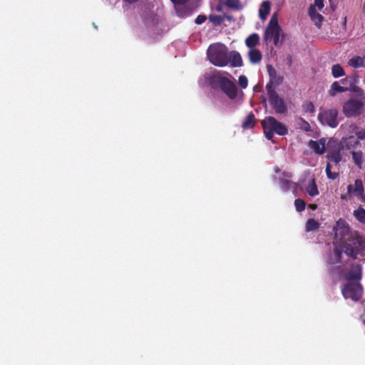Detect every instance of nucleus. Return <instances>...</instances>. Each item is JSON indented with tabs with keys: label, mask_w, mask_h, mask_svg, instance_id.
Instances as JSON below:
<instances>
[{
	"label": "nucleus",
	"mask_w": 365,
	"mask_h": 365,
	"mask_svg": "<svg viewBox=\"0 0 365 365\" xmlns=\"http://www.w3.org/2000/svg\"><path fill=\"white\" fill-rule=\"evenodd\" d=\"M209 61L217 67H225L230 64L232 67L242 65V57L237 51H229L227 47L221 43H215L209 46L207 50Z\"/></svg>",
	"instance_id": "nucleus-1"
},
{
	"label": "nucleus",
	"mask_w": 365,
	"mask_h": 365,
	"mask_svg": "<svg viewBox=\"0 0 365 365\" xmlns=\"http://www.w3.org/2000/svg\"><path fill=\"white\" fill-rule=\"evenodd\" d=\"M232 76L222 71L213 70L205 73L199 80L201 85H210L212 88H220L230 98L237 97V87L233 82Z\"/></svg>",
	"instance_id": "nucleus-2"
},
{
	"label": "nucleus",
	"mask_w": 365,
	"mask_h": 365,
	"mask_svg": "<svg viewBox=\"0 0 365 365\" xmlns=\"http://www.w3.org/2000/svg\"><path fill=\"white\" fill-rule=\"evenodd\" d=\"M335 233L334 248L332 253L327 257V264H338L341 262V257L343 254L342 245L351 237L355 232H351L349 224L346 220L339 219L334 227Z\"/></svg>",
	"instance_id": "nucleus-3"
},
{
	"label": "nucleus",
	"mask_w": 365,
	"mask_h": 365,
	"mask_svg": "<svg viewBox=\"0 0 365 365\" xmlns=\"http://www.w3.org/2000/svg\"><path fill=\"white\" fill-rule=\"evenodd\" d=\"M343 252L355 259L359 255H362L365 250V239L357 232L351 235L343 245Z\"/></svg>",
	"instance_id": "nucleus-4"
},
{
	"label": "nucleus",
	"mask_w": 365,
	"mask_h": 365,
	"mask_svg": "<svg viewBox=\"0 0 365 365\" xmlns=\"http://www.w3.org/2000/svg\"><path fill=\"white\" fill-rule=\"evenodd\" d=\"M265 137L271 140L274 134L285 135L288 133V128L272 116H267L261 122Z\"/></svg>",
	"instance_id": "nucleus-5"
},
{
	"label": "nucleus",
	"mask_w": 365,
	"mask_h": 365,
	"mask_svg": "<svg viewBox=\"0 0 365 365\" xmlns=\"http://www.w3.org/2000/svg\"><path fill=\"white\" fill-rule=\"evenodd\" d=\"M282 29L278 23V15L274 13L269 20V22L264 31V41L269 43L273 42L275 46H278Z\"/></svg>",
	"instance_id": "nucleus-6"
},
{
	"label": "nucleus",
	"mask_w": 365,
	"mask_h": 365,
	"mask_svg": "<svg viewBox=\"0 0 365 365\" xmlns=\"http://www.w3.org/2000/svg\"><path fill=\"white\" fill-rule=\"evenodd\" d=\"M341 262L338 264H328L330 267V271L334 272L336 271L339 273V278H344L349 282H358L361 278L362 268L359 264H354L351 266L350 271L344 274L341 269Z\"/></svg>",
	"instance_id": "nucleus-7"
},
{
	"label": "nucleus",
	"mask_w": 365,
	"mask_h": 365,
	"mask_svg": "<svg viewBox=\"0 0 365 365\" xmlns=\"http://www.w3.org/2000/svg\"><path fill=\"white\" fill-rule=\"evenodd\" d=\"M365 105V96L361 99L351 98L343 106V113L346 117L359 115L364 110Z\"/></svg>",
	"instance_id": "nucleus-8"
},
{
	"label": "nucleus",
	"mask_w": 365,
	"mask_h": 365,
	"mask_svg": "<svg viewBox=\"0 0 365 365\" xmlns=\"http://www.w3.org/2000/svg\"><path fill=\"white\" fill-rule=\"evenodd\" d=\"M341 293L345 299L356 302L361 297L363 287L359 282H349L341 288Z\"/></svg>",
	"instance_id": "nucleus-9"
},
{
	"label": "nucleus",
	"mask_w": 365,
	"mask_h": 365,
	"mask_svg": "<svg viewBox=\"0 0 365 365\" xmlns=\"http://www.w3.org/2000/svg\"><path fill=\"white\" fill-rule=\"evenodd\" d=\"M337 116V110L335 108H331L329 110H320L318 115V119L322 124L327 125L334 128H336L339 124Z\"/></svg>",
	"instance_id": "nucleus-10"
},
{
	"label": "nucleus",
	"mask_w": 365,
	"mask_h": 365,
	"mask_svg": "<svg viewBox=\"0 0 365 365\" xmlns=\"http://www.w3.org/2000/svg\"><path fill=\"white\" fill-rule=\"evenodd\" d=\"M270 105L277 113L282 114L287 110V106L284 100L279 96L276 91L270 90L268 92Z\"/></svg>",
	"instance_id": "nucleus-11"
},
{
	"label": "nucleus",
	"mask_w": 365,
	"mask_h": 365,
	"mask_svg": "<svg viewBox=\"0 0 365 365\" xmlns=\"http://www.w3.org/2000/svg\"><path fill=\"white\" fill-rule=\"evenodd\" d=\"M347 192L350 196H355L361 202H365V192L361 180H356L354 185H349L347 186Z\"/></svg>",
	"instance_id": "nucleus-12"
},
{
	"label": "nucleus",
	"mask_w": 365,
	"mask_h": 365,
	"mask_svg": "<svg viewBox=\"0 0 365 365\" xmlns=\"http://www.w3.org/2000/svg\"><path fill=\"white\" fill-rule=\"evenodd\" d=\"M348 78H345L339 81H334L330 86L329 94L330 96H334L337 93H343L349 90L344 86L347 84Z\"/></svg>",
	"instance_id": "nucleus-13"
},
{
	"label": "nucleus",
	"mask_w": 365,
	"mask_h": 365,
	"mask_svg": "<svg viewBox=\"0 0 365 365\" xmlns=\"http://www.w3.org/2000/svg\"><path fill=\"white\" fill-rule=\"evenodd\" d=\"M327 140L324 138L319 140H310L309 145L317 154H323L326 149Z\"/></svg>",
	"instance_id": "nucleus-14"
},
{
	"label": "nucleus",
	"mask_w": 365,
	"mask_h": 365,
	"mask_svg": "<svg viewBox=\"0 0 365 365\" xmlns=\"http://www.w3.org/2000/svg\"><path fill=\"white\" fill-rule=\"evenodd\" d=\"M359 144V141L354 136H349L343 138L340 142L341 148H346L349 150L356 148Z\"/></svg>",
	"instance_id": "nucleus-15"
},
{
	"label": "nucleus",
	"mask_w": 365,
	"mask_h": 365,
	"mask_svg": "<svg viewBox=\"0 0 365 365\" xmlns=\"http://www.w3.org/2000/svg\"><path fill=\"white\" fill-rule=\"evenodd\" d=\"M283 178L279 179V187L283 191H287L290 189L292 185V174L289 172L282 173Z\"/></svg>",
	"instance_id": "nucleus-16"
},
{
	"label": "nucleus",
	"mask_w": 365,
	"mask_h": 365,
	"mask_svg": "<svg viewBox=\"0 0 365 365\" xmlns=\"http://www.w3.org/2000/svg\"><path fill=\"white\" fill-rule=\"evenodd\" d=\"M247 56L250 62L252 64H257L260 63L262 58V55L260 51L257 48L249 49Z\"/></svg>",
	"instance_id": "nucleus-17"
},
{
	"label": "nucleus",
	"mask_w": 365,
	"mask_h": 365,
	"mask_svg": "<svg viewBox=\"0 0 365 365\" xmlns=\"http://www.w3.org/2000/svg\"><path fill=\"white\" fill-rule=\"evenodd\" d=\"M305 190L311 197H315L319 195V192L314 178H312L309 183L305 186Z\"/></svg>",
	"instance_id": "nucleus-18"
},
{
	"label": "nucleus",
	"mask_w": 365,
	"mask_h": 365,
	"mask_svg": "<svg viewBox=\"0 0 365 365\" xmlns=\"http://www.w3.org/2000/svg\"><path fill=\"white\" fill-rule=\"evenodd\" d=\"M259 43V36L257 34H252L245 39V44L249 48H256V46H257Z\"/></svg>",
	"instance_id": "nucleus-19"
},
{
	"label": "nucleus",
	"mask_w": 365,
	"mask_h": 365,
	"mask_svg": "<svg viewBox=\"0 0 365 365\" xmlns=\"http://www.w3.org/2000/svg\"><path fill=\"white\" fill-rule=\"evenodd\" d=\"M270 11V3L268 1H264L262 3L259 9V15L262 20H265L267 15Z\"/></svg>",
	"instance_id": "nucleus-20"
},
{
	"label": "nucleus",
	"mask_w": 365,
	"mask_h": 365,
	"mask_svg": "<svg viewBox=\"0 0 365 365\" xmlns=\"http://www.w3.org/2000/svg\"><path fill=\"white\" fill-rule=\"evenodd\" d=\"M224 4L229 9L240 11L244 7L243 4L240 0H225Z\"/></svg>",
	"instance_id": "nucleus-21"
},
{
	"label": "nucleus",
	"mask_w": 365,
	"mask_h": 365,
	"mask_svg": "<svg viewBox=\"0 0 365 365\" xmlns=\"http://www.w3.org/2000/svg\"><path fill=\"white\" fill-rule=\"evenodd\" d=\"M349 65L354 68L365 66V57L354 56L349 61Z\"/></svg>",
	"instance_id": "nucleus-22"
},
{
	"label": "nucleus",
	"mask_w": 365,
	"mask_h": 365,
	"mask_svg": "<svg viewBox=\"0 0 365 365\" xmlns=\"http://www.w3.org/2000/svg\"><path fill=\"white\" fill-rule=\"evenodd\" d=\"M255 125V118L252 113L248 114L245 120L242 123V128L244 129L252 128Z\"/></svg>",
	"instance_id": "nucleus-23"
},
{
	"label": "nucleus",
	"mask_w": 365,
	"mask_h": 365,
	"mask_svg": "<svg viewBox=\"0 0 365 365\" xmlns=\"http://www.w3.org/2000/svg\"><path fill=\"white\" fill-rule=\"evenodd\" d=\"M327 157L330 162L335 164H338L342 160V156L339 150L329 153Z\"/></svg>",
	"instance_id": "nucleus-24"
},
{
	"label": "nucleus",
	"mask_w": 365,
	"mask_h": 365,
	"mask_svg": "<svg viewBox=\"0 0 365 365\" xmlns=\"http://www.w3.org/2000/svg\"><path fill=\"white\" fill-rule=\"evenodd\" d=\"M353 215L359 222L365 224V209L361 206L354 210Z\"/></svg>",
	"instance_id": "nucleus-25"
},
{
	"label": "nucleus",
	"mask_w": 365,
	"mask_h": 365,
	"mask_svg": "<svg viewBox=\"0 0 365 365\" xmlns=\"http://www.w3.org/2000/svg\"><path fill=\"white\" fill-rule=\"evenodd\" d=\"M331 75L337 78L345 76V71L339 64H334L331 67Z\"/></svg>",
	"instance_id": "nucleus-26"
},
{
	"label": "nucleus",
	"mask_w": 365,
	"mask_h": 365,
	"mask_svg": "<svg viewBox=\"0 0 365 365\" xmlns=\"http://www.w3.org/2000/svg\"><path fill=\"white\" fill-rule=\"evenodd\" d=\"M309 15H310L312 19L315 21V24L318 27H319L321 26L322 21L323 19L322 16L319 14L315 13L314 6H311L309 8Z\"/></svg>",
	"instance_id": "nucleus-27"
},
{
	"label": "nucleus",
	"mask_w": 365,
	"mask_h": 365,
	"mask_svg": "<svg viewBox=\"0 0 365 365\" xmlns=\"http://www.w3.org/2000/svg\"><path fill=\"white\" fill-rule=\"evenodd\" d=\"M353 160L355 164L359 168L361 167L363 163V154L361 151H354L351 153Z\"/></svg>",
	"instance_id": "nucleus-28"
},
{
	"label": "nucleus",
	"mask_w": 365,
	"mask_h": 365,
	"mask_svg": "<svg viewBox=\"0 0 365 365\" xmlns=\"http://www.w3.org/2000/svg\"><path fill=\"white\" fill-rule=\"evenodd\" d=\"M319 227V223L314 219H309L306 223V230L307 232L314 231Z\"/></svg>",
	"instance_id": "nucleus-29"
},
{
	"label": "nucleus",
	"mask_w": 365,
	"mask_h": 365,
	"mask_svg": "<svg viewBox=\"0 0 365 365\" xmlns=\"http://www.w3.org/2000/svg\"><path fill=\"white\" fill-rule=\"evenodd\" d=\"M188 0H171V1L175 4L176 11L179 16L184 17L185 15L181 13L180 9L182 6Z\"/></svg>",
	"instance_id": "nucleus-30"
},
{
	"label": "nucleus",
	"mask_w": 365,
	"mask_h": 365,
	"mask_svg": "<svg viewBox=\"0 0 365 365\" xmlns=\"http://www.w3.org/2000/svg\"><path fill=\"white\" fill-rule=\"evenodd\" d=\"M210 21L215 26L220 25L224 21V16L221 15H210Z\"/></svg>",
	"instance_id": "nucleus-31"
},
{
	"label": "nucleus",
	"mask_w": 365,
	"mask_h": 365,
	"mask_svg": "<svg viewBox=\"0 0 365 365\" xmlns=\"http://www.w3.org/2000/svg\"><path fill=\"white\" fill-rule=\"evenodd\" d=\"M331 166L330 163H328L326 166V174L329 179L335 180L338 177V173L336 172H332L331 170Z\"/></svg>",
	"instance_id": "nucleus-32"
},
{
	"label": "nucleus",
	"mask_w": 365,
	"mask_h": 365,
	"mask_svg": "<svg viewBox=\"0 0 365 365\" xmlns=\"http://www.w3.org/2000/svg\"><path fill=\"white\" fill-rule=\"evenodd\" d=\"M294 206L298 212H302L305 209V202L302 199H296L294 201Z\"/></svg>",
	"instance_id": "nucleus-33"
},
{
	"label": "nucleus",
	"mask_w": 365,
	"mask_h": 365,
	"mask_svg": "<svg viewBox=\"0 0 365 365\" xmlns=\"http://www.w3.org/2000/svg\"><path fill=\"white\" fill-rule=\"evenodd\" d=\"M238 83L242 88H243V89L246 88L248 85L247 78L244 75L240 76Z\"/></svg>",
	"instance_id": "nucleus-34"
},
{
	"label": "nucleus",
	"mask_w": 365,
	"mask_h": 365,
	"mask_svg": "<svg viewBox=\"0 0 365 365\" xmlns=\"http://www.w3.org/2000/svg\"><path fill=\"white\" fill-rule=\"evenodd\" d=\"M267 69H268V72H269V76L271 78L272 82L279 83V81H277L276 80L275 71L274 69H272L271 66H267Z\"/></svg>",
	"instance_id": "nucleus-35"
},
{
	"label": "nucleus",
	"mask_w": 365,
	"mask_h": 365,
	"mask_svg": "<svg viewBox=\"0 0 365 365\" xmlns=\"http://www.w3.org/2000/svg\"><path fill=\"white\" fill-rule=\"evenodd\" d=\"M267 69H268V72H269V76L271 78L272 82L279 83V81H277L276 80L275 71L274 69H272L271 66H267Z\"/></svg>",
	"instance_id": "nucleus-36"
},
{
	"label": "nucleus",
	"mask_w": 365,
	"mask_h": 365,
	"mask_svg": "<svg viewBox=\"0 0 365 365\" xmlns=\"http://www.w3.org/2000/svg\"><path fill=\"white\" fill-rule=\"evenodd\" d=\"M304 108L306 112H309V113H314V106L311 102L307 103L306 104H304Z\"/></svg>",
	"instance_id": "nucleus-37"
},
{
	"label": "nucleus",
	"mask_w": 365,
	"mask_h": 365,
	"mask_svg": "<svg viewBox=\"0 0 365 365\" xmlns=\"http://www.w3.org/2000/svg\"><path fill=\"white\" fill-rule=\"evenodd\" d=\"M206 20V16H203V15H199L196 19H195V23L197 24H202V23H204Z\"/></svg>",
	"instance_id": "nucleus-38"
},
{
	"label": "nucleus",
	"mask_w": 365,
	"mask_h": 365,
	"mask_svg": "<svg viewBox=\"0 0 365 365\" xmlns=\"http://www.w3.org/2000/svg\"><path fill=\"white\" fill-rule=\"evenodd\" d=\"M356 135L359 139L364 140L365 139V130H359L356 132Z\"/></svg>",
	"instance_id": "nucleus-39"
},
{
	"label": "nucleus",
	"mask_w": 365,
	"mask_h": 365,
	"mask_svg": "<svg viewBox=\"0 0 365 365\" xmlns=\"http://www.w3.org/2000/svg\"><path fill=\"white\" fill-rule=\"evenodd\" d=\"M324 0H314V6L318 7L319 9H322L324 7Z\"/></svg>",
	"instance_id": "nucleus-40"
},
{
	"label": "nucleus",
	"mask_w": 365,
	"mask_h": 365,
	"mask_svg": "<svg viewBox=\"0 0 365 365\" xmlns=\"http://www.w3.org/2000/svg\"><path fill=\"white\" fill-rule=\"evenodd\" d=\"M309 207L312 209V210H314L317 209V205L316 204H311L309 205Z\"/></svg>",
	"instance_id": "nucleus-41"
},
{
	"label": "nucleus",
	"mask_w": 365,
	"mask_h": 365,
	"mask_svg": "<svg viewBox=\"0 0 365 365\" xmlns=\"http://www.w3.org/2000/svg\"><path fill=\"white\" fill-rule=\"evenodd\" d=\"M138 0H124V1L127 2V3H133V2H135L137 1Z\"/></svg>",
	"instance_id": "nucleus-42"
},
{
	"label": "nucleus",
	"mask_w": 365,
	"mask_h": 365,
	"mask_svg": "<svg viewBox=\"0 0 365 365\" xmlns=\"http://www.w3.org/2000/svg\"><path fill=\"white\" fill-rule=\"evenodd\" d=\"M275 172H276V173H280V170L279 168H276Z\"/></svg>",
	"instance_id": "nucleus-43"
}]
</instances>
